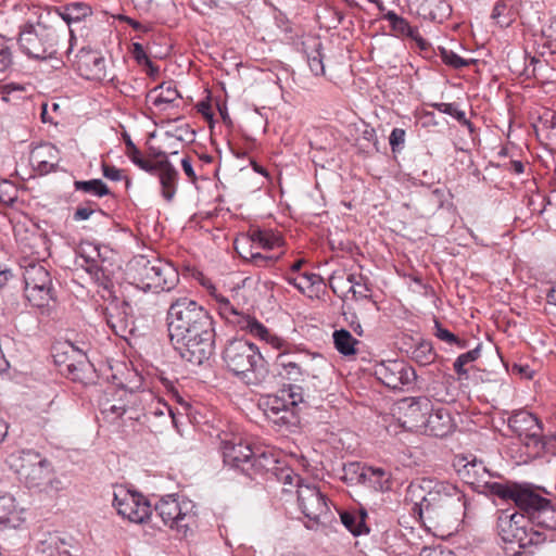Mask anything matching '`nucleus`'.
Returning <instances> with one entry per match:
<instances>
[{"label":"nucleus","mask_w":556,"mask_h":556,"mask_svg":"<svg viewBox=\"0 0 556 556\" xmlns=\"http://www.w3.org/2000/svg\"><path fill=\"white\" fill-rule=\"evenodd\" d=\"M375 376L386 387L394 390L404 387L409 390L417 379L415 368L402 359H388L378 363L375 366Z\"/></svg>","instance_id":"nucleus-13"},{"label":"nucleus","mask_w":556,"mask_h":556,"mask_svg":"<svg viewBox=\"0 0 556 556\" xmlns=\"http://www.w3.org/2000/svg\"><path fill=\"white\" fill-rule=\"evenodd\" d=\"M276 365L279 376L292 381H303L305 377H319V371L326 365L321 356L311 357L305 353H290L285 350L277 355Z\"/></svg>","instance_id":"nucleus-9"},{"label":"nucleus","mask_w":556,"mask_h":556,"mask_svg":"<svg viewBox=\"0 0 556 556\" xmlns=\"http://www.w3.org/2000/svg\"><path fill=\"white\" fill-rule=\"evenodd\" d=\"M15 188L8 181L3 180L0 182V202L4 204H12L15 201Z\"/></svg>","instance_id":"nucleus-55"},{"label":"nucleus","mask_w":556,"mask_h":556,"mask_svg":"<svg viewBox=\"0 0 556 556\" xmlns=\"http://www.w3.org/2000/svg\"><path fill=\"white\" fill-rule=\"evenodd\" d=\"M497 532L504 542L527 548L544 542V536L534 530L525 514L502 510L497 517Z\"/></svg>","instance_id":"nucleus-6"},{"label":"nucleus","mask_w":556,"mask_h":556,"mask_svg":"<svg viewBox=\"0 0 556 556\" xmlns=\"http://www.w3.org/2000/svg\"><path fill=\"white\" fill-rule=\"evenodd\" d=\"M405 142V130L402 128H394L389 137V143L393 152L403 148Z\"/></svg>","instance_id":"nucleus-57"},{"label":"nucleus","mask_w":556,"mask_h":556,"mask_svg":"<svg viewBox=\"0 0 556 556\" xmlns=\"http://www.w3.org/2000/svg\"><path fill=\"white\" fill-rule=\"evenodd\" d=\"M15 515L16 505L14 497L7 492H0V523L11 522Z\"/></svg>","instance_id":"nucleus-42"},{"label":"nucleus","mask_w":556,"mask_h":556,"mask_svg":"<svg viewBox=\"0 0 556 556\" xmlns=\"http://www.w3.org/2000/svg\"><path fill=\"white\" fill-rule=\"evenodd\" d=\"M480 354H481V344H478L475 349L460 354L455 359V362L453 364V368H454L455 372L460 377L462 376L467 377L468 369H466V365L477 361L480 357Z\"/></svg>","instance_id":"nucleus-40"},{"label":"nucleus","mask_w":556,"mask_h":556,"mask_svg":"<svg viewBox=\"0 0 556 556\" xmlns=\"http://www.w3.org/2000/svg\"><path fill=\"white\" fill-rule=\"evenodd\" d=\"M152 166L154 167V170L148 173L159 178L162 197L167 202H170L177 191L179 177L178 170L169 161L154 162Z\"/></svg>","instance_id":"nucleus-21"},{"label":"nucleus","mask_w":556,"mask_h":556,"mask_svg":"<svg viewBox=\"0 0 556 556\" xmlns=\"http://www.w3.org/2000/svg\"><path fill=\"white\" fill-rule=\"evenodd\" d=\"M25 296L28 302L38 308H46L54 300L50 273L38 263L25 267L24 274Z\"/></svg>","instance_id":"nucleus-10"},{"label":"nucleus","mask_w":556,"mask_h":556,"mask_svg":"<svg viewBox=\"0 0 556 556\" xmlns=\"http://www.w3.org/2000/svg\"><path fill=\"white\" fill-rule=\"evenodd\" d=\"M126 155L140 169L147 173L154 170V167L152 166L154 162L143 157L141 151L137 147L126 151Z\"/></svg>","instance_id":"nucleus-49"},{"label":"nucleus","mask_w":556,"mask_h":556,"mask_svg":"<svg viewBox=\"0 0 556 556\" xmlns=\"http://www.w3.org/2000/svg\"><path fill=\"white\" fill-rule=\"evenodd\" d=\"M129 303L111 305L105 309L104 318L110 329L118 337L126 338L132 331V320L128 315Z\"/></svg>","instance_id":"nucleus-20"},{"label":"nucleus","mask_w":556,"mask_h":556,"mask_svg":"<svg viewBox=\"0 0 556 556\" xmlns=\"http://www.w3.org/2000/svg\"><path fill=\"white\" fill-rule=\"evenodd\" d=\"M18 473L29 486H39L50 473V463L33 450L22 451Z\"/></svg>","instance_id":"nucleus-17"},{"label":"nucleus","mask_w":556,"mask_h":556,"mask_svg":"<svg viewBox=\"0 0 556 556\" xmlns=\"http://www.w3.org/2000/svg\"><path fill=\"white\" fill-rule=\"evenodd\" d=\"M67 348L72 353V356H67V358L64 361L67 375L74 381L84 382L86 379L85 374L91 365L88 362L85 353L76 350L72 344H68Z\"/></svg>","instance_id":"nucleus-31"},{"label":"nucleus","mask_w":556,"mask_h":556,"mask_svg":"<svg viewBox=\"0 0 556 556\" xmlns=\"http://www.w3.org/2000/svg\"><path fill=\"white\" fill-rule=\"evenodd\" d=\"M195 505L188 498L175 495L162 497L155 505V513L164 525L186 536L197 525Z\"/></svg>","instance_id":"nucleus-8"},{"label":"nucleus","mask_w":556,"mask_h":556,"mask_svg":"<svg viewBox=\"0 0 556 556\" xmlns=\"http://www.w3.org/2000/svg\"><path fill=\"white\" fill-rule=\"evenodd\" d=\"M132 56L137 61L138 64L148 65L151 70L153 68V63L147 55L143 47L139 42L132 43Z\"/></svg>","instance_id":"nucleus-58"},{"label":"nucleus","mask_w":556,"mask_h":556,"mask_svg":"<svg viewBox=\"0 0 556 556\" xmlns=\"http://www.w3.org/2000/svg\"><path fill=\"white\" fill-rule=\"evenodd\" d=\"M333 344L337 351L344 355L350 356L356 354V344L358 340L355 339L351 332L346 329L334 330L333 334Z\"/></svg>","instance_id":"nucleus-35"},{"label":"nucleus","mask_w":556,"mask_h":556,"mask_svg":"<svg viewBox=\"0 0 556 556\" xmlns=\"http://www.w3.org/2000/svg\"><path fill=\"white\" fill-rule=\"evenodd\" d=\"M341 521L344 527L354 535H361L368 532V528L365 525V513L353 514L349 511L340 513Z\"/></svg>","instance_id":"nucleus-39"},{"label":"nucleus","mask_w":556,"mask_h":556,"mask_svg":"<svg viewBox=\"0 0 556 556\" xmlns=\"http://www.w3.org/2000/svg\"><path fill=\"white\" fill-rule=\"evenodd\" d=\"M73 66L81 77L88 80L104 83L113 81L115 77L101 52L89 48L84 47L78 51Z\"/></svg>","instance_id":"nucleus-14"},{"label":"nucleus","mask_w":556,"mask_h":556,"mask_svg":"<svg viewBox=\"0 0 556 556\" xmlns=\"http://www.w3.org/2000/svg\"><path fill=\"white\" fill-rule=\"evenodd\" d=\"M74 188L76 191H81L84 193L91 194L97 198H102L111 194V191L106 184L98 178L90 180H75Z\"/></svg>","instance_id":"nucleus-38"},{"label":"nucleus","mask_w":556,"mask_h":556,"mask_svg":"<svg viewBox=\"0 0 556 556\" xmlns=\"http://www.w3.org/2000/svg\"><path fill=\"white\" fill-rule=\"evenodd\" d=\"M150 156H151L150 161H152V162L168 161L167 153L162 151V150H160V149H151Z\"/></svg>","instance_id":"nucleus-64"},{"label":"nucleus","mask_w":556,"mask_h":556,"mask_svg":"<svg viewBox=\"0 0 556 556\" xmlns=\"http://www.w3.org/2000/svg\"><path fill=\"white\" fill-rule=\"evenodd\" d=\"M467 509L465 494L456 486L439 483L435 490L422 497L419 504V517L424 520L440 516H463Z\"/></svg>","instance_id":"nucleus-5"},{"label":"nucleus","mask_w":556,"mask_h":556,"mask_svg":"<svg viewBox=\"0 0 556 556\" xmlns=\"http://www.w3.org/2000/svg\"><path fill=\"white\" fill-rule=\"evenodd\" d=\"M279 469V462L275 455L269 451L256 450L253 452L250 465L245 467V475L252 477L253 475L271 473Z\"/></svg>","instance_id":"nucleus-27"},{"label":"nucleus","mask_w":556,"mask_h":556,"mask_svg":"<svg viewBox=\"0 0 556 556\" xmlns=\"http://www.w3.org/2000/svg\"><path fill=\"white\" fill-rule=\"evenodd\" d=\"M65 31L54 25L46 24L39 20L36 24L26 23L20 29L18 45L23 53L36 60L54 59L59 64L63 61L58 58L61 37Z\"/></svg>","instance_id":"nucleus-3"},{"label":"nucleus","mask_w":556,"mask_h":556,"mask_svg":"<svg viewBox=\"0 0 556 556\" xmlns=\"http://www.w3.org/2000/svg\"><path fill=\"white\" fill-rule=\"evenodd\" d=\"M383 18L390 23L392 30L413 39L421 50H426L429 43L421 37L418 29L409 25V23L394 11H388Z\"/></svg>","instance_id":"nucleus-29"},{"label":"nucleus","mask_w":556,"mask_h":556,"mask_svg":"<svg viewBox=\"0 0 556 556\" xmlns=\"http://www.w3.org/2000/svg\"><path fill=\"white\" fill-rule=\"evenodd\" d=\"M490 494L503 501H513L528 519L547 505V498L540 494V488L530 483L494 482L488 485Z\"/></svg>","instance_id":"nucleus-7"},{"label":"nucleus","mask_w":556,"mask_h":556,"mask_svg":"<svg viewBox=\"0 0 556 556\" xmlns=\"http://www.w3.org/2000/svg\"><path fill=\"white\" fill-rule=\"evenodd\" d=\"M453 427V418L446 408H432L427 416L426 425L421 432L428 435L443 438L452 431Z\"/></svg>","instance_id":"nucleus-25"},{"label":"nucleus","mask_w":556,"mask_h":556,"mask_svg":"<svg viewBox=\"0 0 556 556\" xmlns=\"http://www.w3.org/2000/svg\"><path fill=\"white\" fill-rule=\"evenodd\" d=\"M181 167L186 176L190 179L191 182L197 181V175L194 173L193 166L189 157H184L181 160Z\"/></svg>","instance_id":"nucleus-61"},{"label":"nucleus","mask_w":556,"mask_h":556,"mask_svg":"<svg viewBox=\"0 0 556 556\" xmlns=\"http://www.w3.org/2000/svg\"><path fill=\"white\" fill-rule=\"evenodd\" d=\"M199 282L207 291V293L210 294L211 298H212V294H214L216 291H218L217 288L215 287V285L213 283V281L203 275L200 276Z\"/></svg>","instance_id":"nucleus-63"},{"label":"nucleus","mask_w":556,"mask_h":556,"mask_svg":"<svg viewBox=\"0 0 556 556\" xmlns=\"http://www.w3.org/2000/svg\"><path fill=\"white\" fill-rule=\"evenodd\" d=\"M167 136H173L180 141L193 142L195 132L190 128L188 124L176 127L173 134L166 132Z\"/></svg>","instance_id":"nucleus-56"},{"label":"nucleus","mask_w":556,"mask_h":556,"mask_svg":"<svg viewBox=\"0 0 556 556\" xmlns=\"http://www.w3.org/2000/svg\"><path fill=\"white\" fill-rule=\"evenodd\" d=\"M278 399H287V405L295 408L303 402V390L299 386H290L288 390H281Z\"/></svg>","instance_id":"nucleus-52"},{"label":"nucleus","mask_w":556,"mask_h":556,"mask_svg":"<svg viewBox=\"0 0 556 556\" xmlns=\"http://www.w3.org/2000/svg\"><path fill=\"white\" fill-rule=\"evenodd\" d=\"M223 361L228 370L247 384L257 386L267 376L266 361L258 348L248 340H229L223 351Z\"/></svg>","instance_id":"nucleus-2"},{"label":"nucleus","mask_w":556,"mask_h":556,"mask_svg":"<svg viewBox=\"0 0 556 556\" xmlns=\"http://www.w3.org/2000/svg\"><path fill=\"white\" fill-rule=\"evenodd\" d=\"M434 336L438 339H440L448 344H455L460 349H465L468 346L466 340H462L458 337H456L450 330L444 328L438 320H434Z\"/></svg>","instance_id":"nucleus-45"},{"label":"nucleus","mask_w":556,"mask_h":556,"mask_svg":"<svg viewBox=\"0 0 556 556\" xmlns=\"http://www.w3.org/2000/svg\"><path fill=\"white\" fill-rule=\"evenodd\" d=\"M253 452L249 443H243L241 439L225 441L223 445L224 463L240 469L245 473V467L250 465Z\"/></svg>","instance_id":"nucleus-19"},{"label":"nucleus","mask_w":556,"mask_h":556,"mask_svg":"<svg viewBox=\"0 0 556 556\" xmlns=\"http://www.w3.org/2000/svg\"><path fill=\"white\" fill-rule=\"evenodd\" d=\"M237 328L248 331L253 337L264 340L279 350L286 345V342L282 339L270 334L268 329L262 323L249 315L243 317Z\"/></svg>","instance_id":"nucleus-30"},{"label":"nucleus","mask_w":556,"mask_h":556,"mask_svg":"<svg viewBox=\"0 0 556 556\" xmlns=\"http://www.w3.org/2000/svg\"><path fill=\"white\" fill-rule=\"evenodd\" d=\"M218 313L222 318H224L227 323L232 324L233 326L238 327L243 317L244 314L238 312L235 306L228 302H224L222 305L217 307Z\"/></svg>","instance_id":"nucleus-46"},{"label":"nucleus","mask_w":556,"mask_h":556,"mask_svg":"<svg viewBox=\"0 0 556 556\" xmlns=\"http://www.w3.org/2000/svg\"><path fill=\"white\" fill-rule=\"evenodd\" d=\"M58 13L60 17L66 23L68 26L70 33V47L66 50V55L70 59L71 53L73 51L74 41L76 40L74 36V30L71 28L72 24L79 23L87 17L91 16L92 9L85 2H71L58 9Z\"/></svg>","instance_id":"nucleus-22"},{"label":"nucleus","mask_w":556,"mask_h":556,"mask_svg":"<svg viewBox=\"0 0 556 556\" xmlns=\"http://www.w3.org/2000/svg\"><path fill=\"white\" fill-rule=\"evenodd\" d=\"M249 239L252 243V248H261L264 250H273L283 244L281 236L270 229H251L249 231Z\"/></svg>","instance_id":"nucleus-33"},{"label":"nucleus","mask_w":556,"mask_h":556,"mask_svg":"<svg viewBox=\"0 0 556 556\" xmlns=\"http://www.w3.org/2000/svg\"><path fill=\"white\" fill-rule=\"evenodd\" d=\"M113 506L119 516L135 523L144 522L152 514L149 501L124 485L113 488Z\"/></svg>","instance_id":"nucleus-12"},{"label":"nucleus","mask_w":556,"mask_h":556,"mask_svg":"<svg viewBox=\"0 0 556 556\" xmlns=\"http://www.w3.org/2000/svg\"><path fill=\"white\" fill-rule=\"evenodd\" d=\"M410 358L420 366H427L435 361L437 353L430 341L421 340L412 350Z\"/></svg>","instance_id":"nucleus-37"},{"label":"nucleus","mask_w":556,"mask_h":556,"mask_svg":"<svg viewBox=\"0 0 556 556\" xmlns=\"http://www.w3.org/2000/svg\"><path fill=\"white\" fill-rule=\"evenodd\" d=\"M168 336L181 358L192 365H202L214 354V320L197 301L181 296L167 309Z\"/></svg>","instance_id":"nucleus-1"},{"label":"nucleus","mask_w":556,"mask_h":556,"mask_svg":"<svg viewBox=\"0 0 556 556\" xmlns=\"http://www.w3.org/2000/svg\"><path fill=\"white\" fill-rule=\"evenodd\" d=\"M343 280H346L350 285L349 291L353 293L354 299L370 298V288L367 285L368 279L362 274H345L344 271H334L329 278L330 288L334 293Z\"/></svg>","instance_id":"nucleus-23"},{"label":"nucleus","mask_w":556,"mask_h":556,"mask_svg":"<svg viewBox=\"0 0 556 556\" xmlns=\"http://www.w3.org/2000/svg\"><path fill=\"white\" fill-rule=\"evenodd\" d=\"M508 427L518 435L523 437L527 445L540 447L544 444L542 421L532 413L520 409L508 418Z\"/></svg>","instance_id":"nucleus-16"},{"label":"nucleus","mask_w":556,"mask_h":556,"mask_svg":"<svg viewBox=\"0 0 556 556\" xmlns=\"http://www.w3.org/2000/svg\"><path fill=\"white\" fill-rule=\"evenodd\" d=\"M321 281V277L314 273H303L298 276L296 289L301 293H306L313 287Z\"/></svg>","instance_id":"nucleus-50"},{"label":"nucleus","mask_w":556,"mask_h":556,"mask_svg":"<svg viewBox=\"0 0 556 556\" xmlns=\"http://www.w3.org/2000/svg\"><path fill=\"white\" fill-rule=\"evenodd\" d=\"M508 12H509V9L504 2H496L492 10L491 17L501 27H507L511 23V18L509 16H507Z\"/></svg>","instance_id":"nucleus-51"},{"label":"nucleus","mask_w":556,"mask_h":556,"mask_svg":"<svg viewBox=\"0 0 556 556\" xmlns=\"http://www.w3.org/2000/svg\"><path fill=\"white\" fill-rule=\"evenodd\" d=\"M419 556H455L451 549L442 546H426L420 551Z\"/></svg>","instance_id":"nucleus-59"},{"label":"nucleus","mask_w":556,"mask_h":556,"mask_svg":"<svg viewBox=\"0 0 556 556\" xmlns=\"http://www.w3.org/2000/svg\"><path fill=\"white\" fill-rule=\"evenodd\" d=\"M274 476L283 485L296 486V490L300 489V485H305L303 479L289 467L279 466Z\"/></svg>","instance_id":"nucleus-44"},{"label":"nucleus","mask_w":556,"mask_h":556,"mask_svg":"<svg viewBox=\"0 0 556 556\" xmlns=\"http://www.w3.org/2000/svg\"><path fill=\"white\" fill-rule=\"evenodd\" d=\"M128 268L137 287L144 291L168 292L179 281L177 269L160 258L149 260L147 256L138 255L131 260Z\"/></svg>","instance_id":"nucleus-4"},{"label":"nucleus","mask_w":556,"mask_h":556,"mask_svg":"<svg viewBox=\"0 0 556 556\" xmlns=\"http://www.w3.org/2000/svg\"><path fill=\"white\" fill-rule=\"evenodd\" d=\"M12 65V51L4 37L0 36V74Z\"/></svg>","instance_id":"nucleus-54"},{"label":"nucleus","mask_w":556,"mask_h":556,"mask_svg":"<svg viewBox=\"0 0 556 556\" xmlns=\"http://www.w3.org/2000/svg\"><path fill=\"white\" fill-rule=\"evenodd\" d=\"M58 154L59 151L53 144H40L31 151L30 162L40 174H48L55 169Z\"/></svg>","instance_id":"nucleus-26"},{"label":"nucleus","mask_w":556,"mask_h":556,"mask_svg":"<svg viewBox=\"0 0 556 556\" xmlns=\"http://www.w3.org/2000/svg\"><path fill=\"white\" fill-rule=\"evenodd\" d=\"M399 420L403 428L421 432L426 425L428 414L432 410V403L426 396L406 397L399 402Z\"/></svg>","instance_id":"nucleus-15"},{"label":"nucleus","mask_w":556,"mask_h":556,"mask_svg":"<svg viewBox=\"0 0 556 556\" xmlns=\"http://www.w3.org/2000/svg\"><path fill=\"white\" fill-rule=\"evenodd\" d=\"M268 416L280 426L292 427L299 422L295 408L287 405V399H274L269 404Z\"/></svg>","instance_id":"nucleus-28"},{"label":"nucleus","mask_w":556,"mask_h":556,"mask_svg":"<svg viewBox=\"0 0 556 556\" xmlns=\"http://www.w3.org/2000/svg\"><path fill=\"white\" fill-rule=\"evenodd\" d=\"M530 523L536 525L543 529L556 530V508L553 507L551 501L547 498V505L539 509L530 519Z\"/></svg>","instance_id":"nucleus-36"},{"label":"nucleus","mask_w":556,"mask_h":556,"mask_svg":"<svg viewBox=\"0 0 556 556\" xmlns=\"http://www.w3.org/2000/svg\"><path fill=\"white\" fill-rule=\"evenodd\" d=\"M440 58L443 61L445 65L451 66L452 68H462L465 66H468L470 64V61L463 59L458 54H456L452 50H447L445 48H440Z\"/></svg>","instance_id":"nucleus-47"},{"label":"nucleus","mask_w":556,"mask_h":556,"mask_svg":"<svg viewBox=\"0 0 556 556\" xmlns=\"http://www.w3.org/2000/svg\"><path fill=\"white\" fill-rule=\"evenodd\" d=\"M102 174L105 178L119 181L123 178L122 170L106 163L102 164Z\"/></svg>","instance_id":"nucleus-60"},{"label":"nucleus","mask_w":556,"mask_h":556,"mask_svg":"<svg viewBox=\"0 0 556 556\" xmlns=\"http://www.w3.org/2000/svg\"><path fill=\"white\" fill-rule=\"evenodd\" d=\"M538 137L549 150L556 149V112L546 111L535 126Z\"/></svg>","instance_id":"nucleus-32"},{"label":"nucleus","mask_w":556,"mask_h":556,"mask_svg":"<svg viewBox=\"0 0 556 556\" xmlns=\"http://www.w3.org/2000/svg\"><path fill=\"white\" fill-rule=\"evenodd\" d=\"M312 52L307 53V63L312 73L316 76L324 75L325 66L323 62V55L320 52L321 42L318 39L312 41Z\"/></svg>","instance_id":"nucleus-41"},{"label":"nucleus","mask_w":556,"mask_h":556,"mask_svg":"<svg viewBox=\"0 0 556 556\" xmlns=\"http://www.w3.org/2000/svg\"><path fill=\"white\" fill-rule=\"evenodd\" d=\"M179 98L180 94L172 83H163L148 93V99L156 108L162 104L174 103Z\"/></svg>","instance_id":"nucleus-34"},{"label":"nucleus","mask_w":556,"mask_h":556,"mask_svg":"<svg viewBox=\"0 0 556 556\" xmlns=\"http://www.w3.org/2000/svg\"><path fill=\"white\" fill-rule=\"evenodd\" d=\"M102 413L106 415H114L116 418H119L126 413V408L123 405L112 404L109 407H104Z\"/></svg>","instance_id":"nucleus-62"},{"label":"nucleus","mask_w":556,"mask_h":556,"mask_svg":"<svg viewBox=\"0 0 556 556\" xmlns=\"http://www.w3.org/2000/svg\"><path fill=\"white\" fill-rule=\"evenodd\" d=\"M96 212L103 213L96 202L87 201L76 207L73 214V219L75 222L87 220Z\"/></svg>","instance_id":"nucleus-48"},{"label":"nucleus","mask_w":556,"mask_h":556,"mask_svg":"<svg viewBox=\"0 0 556 556\" xmlns=\"http://www.w3.org/2000/svg\"><path fill=\"white\" fill-rule=\"evenodd\" d=\"M239 254L250 261L252 264L258 267H270L273 266L282 255V252L279 254H262L260 252L250 251L249 255L243 254L241 251H238Z\"/></svg>","instance_id":"nucleus-43"},{"label":"nucleus","mask_w":556,"mask_h":556,"mask_svg":"<svg viewBox=\"0 0 556 556\" xmlns=\"http://www.w3.org/2000/svg\"><path fill=\"white\" fill-rule=\"evenodd\" d=\"M348 473L356 476L358 483L368 484L377 491L387 492L392 489L391 473L382 468L365 467L359 463H350L344 467Z\"/></svg>","instance_id":"nucleus-18"},{"label":"nucleus","mask_w":556,"mask_h":556,"mask_svg":"<svg viewBox=\"0 0 556 556\" xmlns=\"http://www.w3.org/2000/svg\"><path fill=\"white\" fill-rule=\"evenodd\" d=\"M299 507L311 522L307 528L314 529L319 525L326 526L333 518L328 498L315 484L300 485L296 490Z\"/></svg>","instance_id":"nucleus-11"},{"label":"nucleus","mask_w":556,"mask_h":556,"mask_svg":"<svg viewBox=\"0 0 556 556\" xmlns=\"http://www.w3.org/2000/svg\"><path fill=\"white\" fill-rule=\"evenodd\" d=\"M430 106L443 114L454 117L457 122L464 119L465 112L459 110L456 103L435 102L431 103Z\"/></svg>","instance_id":"nucleus-53"},{"label":"nucleus","mask_w":556,"mask_h":556,"mask_svg":"<svg viewBox=\"0 0 556 556\" xmlns=\"http://www.w3.org/2000/svg\"><path fill=\"white\" fill-rule=\"evenodd\" d=\"M463 459L466 460V463L460 469H458V473L463 480L475 488L483 486L490 492V488L488 485L493 484L494 482L486 480L489 471L483 462L478 460L476 457L471 460H468L467 457H464Z\"/></svg>","instance_id":"nucleus-24"}]
</instances>
